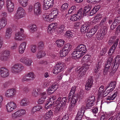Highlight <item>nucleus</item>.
I'll return each mask as SVG.
<instances>
[{"label":"nucleus","instance_id":"1","mask_svg":"<svg viewBox=\"0 0 120 120\" xmlns=\"http://www.w3.org/2000/svg\"><path fill=\"white\" fill-rule=\"evenodd\" d=\"M86 46L83 44H80L75 49L71 55L73 59H78L82 56L86 51Z\"/></svg>","mask_w":120,"mask_h":120},{"label":"nucleus","instance_id":"2","mask_svg":"<svg viewBox=\"0 0 120 120\" xmlns=\"http://www.w3.org/2000/svg\"><path fill=\"white\" fill-rule=\"evenodd\" d=\"M67 101V98L64 97L61 98V97H59L56 101V106L57 107L53 110L54 114L56 115L60 113L61 110L64 107Z\"/></svg>","mask_w":120,"mask_h":120},{"label":"nucleus","instance_id":"3","mask_svg":"<svg viewBox=\"0 0 120 120\" xmlns=\"http://www.w3.org/2000/svg\"><path fill=\"white\" fill-rule=\"evenodd\" d=\"M66 67L65 64L63 62L57 63L56 64L53 71L54 74H57L59 72L63 71Z\"/></svg>","mask_w":120,"mask_h":120},{"label":"nucleus","instance_id":"4","mask_svg":"<svg viewBox=\"0 0 120 120\" xmlns=\"http://www.w3.org/2000/svg\"><path fill=\"white\" fill-rule=\"evenodd\" d=\"M24 67L21 64H14L11 68L12 72L14 74L19 73L23 70Z\"/></svg>","mask_w":120,"mask_h":120},{"label":"nucleus","instance_id":"5","mask_svg":"<svg viewBox=\"0 0 120 120\" xmlns=\"http://www.w3.org/2000/svg\"><path fill=\"white\" fill-rule=\"evenodd\" d=\"M6 107L7 111L8 112H11L16 109L17 105L14 102L10 101L7 103Z\"/></svg>","mask_w":120,"mask_h":120},{"label":"nucleus","instance_id":"6","mask_svg":"<svg viewBox=\"0 0 120 120\" xmlns=\"http://www.w3.org/2000/svg\"><path fill=\"white\" fill-rule=\"evenodd\" d=\"M16 92L15 89L12 88L8 90L5 94V96L6 97L12 98L16 94Z\"/></svg>","mask_w":120,"mask_h":120},{"label":"nucleus","instance_id":"7","mask_svg":"<svg viewBox=\"0 0 120 120\" xmlns=\"http://www.w3.org/2000/svg\"><path fill=\"white\" fill-rule=\"evenodd\" d=\"M54 0H44L43 6L44 9L45 10L51 8L53 6Z\"/></svg>","mask_w":120,"mask_h":120},{"label":"nucleus","instance_id":"8","mask_svg":"<svg viewBox=\"0 0 120 120\" xmlns=\"http://www.w3.org/2000/svg\"><path fill=\"white\" fill-rule=\"evenodd\" d=\"M20 31L16 33L15 38V40L18 41H21L25 38V36H23V30L20 29Z\"/></svg>","mask_w":120,"mask_h":120},{"label":"nucleus","instance_id":"9","mask_svg":"<svg viewBox=\"0 0 120 120\" xmlns=\"http://www.w3.org/2000/svg\"><path fill=\"white\" fill-rule=\"evenodd\" d=\"M98 29L97 26H95L94 27L91 29H89L86 33L87 37L88 38L92 37L96 32Z\"/></svg>","mask_w":120,"mask_h":120},{"label":"nucleus","instance_id":"10","mask_svg":"<svg viewBox=\"0 0 120 120\" xmlns=\"http://www.w3.org/2000/svg\"><path fill=\"white\" fill-rule=\"evenodd\" d=\"M0 74L1 77L5 78L9 76V73L8 68L5 67H2L0 69Z\"/></svg>","mask_w":120,"mask_h":120},{"label":"nucleus","instance_id":"11","mask_svg":"<svg viewBox=\"0 0 120 120\" xmlns=\"http://www.w3.org/2000/svg\"><path fill=\"white\" fill-rule=\"evenodd\" d=\"M34 13L37 15L40 14L41 12V5L40 3L37 2L35 3L34 6Z\"/></svg>","mask_w":120,"mask_h":120},{"label":"nucleus","instance_id":"12","mask_svg":"<svg viewBox=\"0 0 120 120\" xmlns=\"http://www.w3.org/2000/svg\"><path fill=\"white\" fill-rule=\"evenodd\" d=\"M6 3L8 11L9 12H12L14 10V5L11 0H6Z\"/></svg>","mask_w":120,"mask_h":120},{"label":"nucleus","instance_id":"13","mask_svg":"<svg viewBox=\"0 0 120 120\" xmlns=\"http://www.w3.org/2000/svg\"><path fill=\"white\" fill-rule=\"evenodd\" d=\"M91 25L90 23V22H86L83 24L82 26L81 29V32L83 34L86 33L88 29H89Z\"/></svg>","mask_w":120,"mask_h":120},{"label":"nucleus","instance_id":"14","mask_svg":"<svg viewBox=\"0 0 120 120\" xmlns=\"http://www.w3.org/2000/svg\"><path fill=\"white\" fill-rule=\"evenodd\" d=\"M95 100V98L94 96L90 97L86 102V106L88 108L91 107L94 105V102Z\"/></svg>","mask_w":120,"mask_h":120},{"label":"nucleus","instance_id":"15","mask_svg":"<svg viewBox=\"0 0 120 120\" xmlns=\"http://www.w3.org/2000/svg\"><path fill=\"white\" fill-rule=\"evenodd\" d=\"M93 79L91 77H90L87 81L85 86L86 90H89L92 87L93 84Z\"/></svg>","mask_w":120,"mask_h":120},{"label":"nucleus","instance_id":"16","mask_svg":"<svg viewBox=\"0 0 120 120\" xmlns=\"http://www.w3.org/2000/svg\"><path fill=\"white\" fill-rule=\"evenodd\" d=\"M75 71L79 74V78L80 79L84 77L86 73L84 69L82 68H79V67L76 68Z\"/></svg>","mask_w":120,"mask_h":120},{"label":"nucleus","instance_id":"17","mask_svg":"<svg viewBox=\"0 0 120 120\" xmlns=\"http://www.w3.org/2000/svg\"><path fill=\"white\" fill-rule=\"evenodd\" d=\"M115 112L114 111H112L106 113L101 116L100 120H107L110 116H112L114 114Z\"/></svg>","mask_w":120,"mask_h":120},{"label":"nucleus","instance_id":"18","mask_svg":"<svg viewBox=\"0 0 120 120\" xmlns=\"http://www.w3.org/2000/svg\"><path fill=\"white\" fill-rule=\"evenodd\" d=\"M2 52L3 55L0 57L1 60H6L8 59L10 53V51L8 50H3Z\"/></svg>","mask_w":120,"mask_h":120},{"label":"nucleus","instance_id":"19","mask_svg":"<svg viewBox=\"0 0 120 120\" xmlns=\"http://www.w3.org/2000/svg\"><path fill=\"white\" fill-rule=\"evenodd\" d=\"M30 103L28 99L26 98H24L22 99L19 102L20 105L22 106H24L28 105Z\"/></svg>","mask_w":120,"mask_h":120},{"label":"nucleus","instance_id":"20","mask_svg":"<svg viewBox=\"0 0 120 120\" xmlns=\"http://www.w3.org/2000/svg\"><path fill=\"white\" fill-rule=\"evenodd\" d=\"M52 114V112L51 110L47 112L43 117L44 120H51Z\"/></svg>","mask_w":120,"mask_h":120},{"label":"nucleus","instance_id":"21","mask_svg":"<svg viewBox=\"0 0 120 120\" xmlns=\"http://www.w3.org/2000/svg\"><path fill=\"white\" fill-rule=\"evenodd\" d=\"M112 60H107V63L105 64V68L104 69L103 73L104 75H105L108 72L109 69L110 68Z\"/></svg>","mask_w":120,"mask_h":120},{"label":"nucleus","instance_id":"22","mask_svg":"<svg viewBox=\"0 0 120 120\" xmlns=\"http://www.w3.org/2000/svg\"><path fill=\"white\" fill-rule=\"evenodd\" d=\"M12 32V30L11 28L8 27L7 28L5 35V38L7 39L10 38L11 36Z\"/></svg>","mask_w":120,"mask_h":120},{"label":"nucleus","instance_id":"23","mask_svg":"<svg viewBox=\"0 0 120 120\" xmlns=\"http://www.w3.org/2000/svg\"><path fill=\"white\" fill-rule=\"evenodd\" d=\"M91 6L90 5L86 6L84 8L83 11V15L85 16L86 15H90V12Z\"/></svg>","mask_w":120,"mask_h":120},{"label":"nucleus","instance_id":"24","mask_svg":"<svg viewBox=\"0 0 120 120\" xmlns=\"http://www.w3.org/2000/svg\"><path fill=\"white\" fill-rule=\"evenodd\" d=\"M7 20L5 18H2L0 19V31L7 25Z\"/></svg>","mask_w":120,"mask_h":120},{"label":"nucleus","instance_id":"25","mask_svg":"<svg viewBox=\"0 0 120 120\" xmlns=\"http://www.w3.org/2000/svg\"><path fill=\"white\" fill-rule=\"evenodd\" d=\"M56 102H47L45 104V108L46 109H48L51 108H53L56 106Z\"/></svg>","mask_w":120,"mask_h":120},{"label":"nucleus","instance_id":"26","mask_svg":"<svg viewBox=\"0 0 120 120\" xmlns=\"http://www.w3.org/2000/svg\"><path fill=\"white\" fill-rule=\"evenodd\" d=\"M120 63L119 60H113L112 63V64H113V66L112 67V70L113 72H115L117 69Z\"/></svg>","mask_w":120,"mask_h":120},{"label":"nucleus","instance_id":"27","mask_svg":"<svg viewBox=\"0 0 120 120\" xmlns=\"http://www.w3.org/2000/svg\"><path fill=\"white\" fill-rule=\"evenodd\" d=\"M52 11L50 14L53 19H55L57 18L58 13V11L57 8H53L52 10Z\"/></svg>","mask_w":120,"mask_h":120},{"label":"nucleus","instance_id":"28","mask_svg":"<svg viewBox=\"0 0 120 120\" xmlns=\"http://www.w3.org/2000/svg\"><path fill=\"white\" fill-rule=\"evenodd\" d=\"M26 42H24L21 44L19 48V52L20 53L22 54L24 52L26 49Z\"/></svg>","mask_w":120,"mask_h":120},{"label":"nucleus","instance_id":"29","mask_svg":"<svg viewBox=\"0 0 120 120\" xmlns=\"http://www.w3.org/2000/svg\"><path fill=\"white\" fill-rule=\"evenodd\" d=\"M100 5H97L95 6L93 9L90 11V15L92 16L95 14L100 8Z\"/></svg>","mask_w":120,"mask_h":120},{"label":"nucleus","instance_id":"30","mask_svg":"<svg viewBox=\"0 0 120 120\" xmlns=\"http://www.w3.org/2000/svg\"><path fill=\"white\" fill-rule=\"evenodd\" d=\"M57 24L56 23H52L49 24L48 26V30L50 32H53L57 27Z\"/></svg>","mask_w":120,"mask_h":120},{"label":"nucleus","instance_id":"31","mask_svg":"<svg viewBox=\"0 0 120 120\" xmlns=\"http://www.w3.org/2000/svg\"><path fill=\"white\" fill-rule=\"evenodd\" d=\"M56 86V85L53 84L47 90L48 94H50L54 92L55 90Z\"/></svg>","mask_w":120,"mask_h":120},{"label":"nucleus","instance_id":"32","mask_svg":"<svg viewBox=\"0 0 120 120\" xmlns=\"http://www.w3.org/2000/svg\"><path fill=\"white\" fill-rule=\"evenodd\" d=\"M42 109V106L37 105L34 106L32 109L31 111V113L32 114H34L37 111H39L41 109Z\"/></svg>","mask_w":120,"mask_h":120},{"label":"nucleus","instance_id":"33","mask_svg":"<svg viewBox=\"0 0 120 120\" xmlns=\"http://www.w3.org/2000/svg\"><path fill=\"white\" fill-rule=\"evenodd\" d=\"M46 55L45 52L42 50L39 51L36 55L37 58L40 59L44 56Z\"/></svg>","mask_w":120,"mask_h":120},{"label":"nucleus","instance_id":"34","mask_svg":"<svg viewBox=\"0 0 120 120\" xmlns=\"http://www.w3.org/2000/svg\"><path fill=\"white\" fill-rule=\"evenodd\" d=\"M28 0H18L19 4L23 7L27 6L28 4Z\"/></svg>","mask_w":120,"mask_h":120},{"label":"nucleus","instance_id":"35","mask_svg":"<svg viewBox=\"0 0 120 120\" xmlns=\"http://www.w3.org/2000/svg\"><path fill=\"white\" fill-rule=\"evenodd\" d=\"M104 87L103 86H101L99 88L98 91V94L99 95H100L102 94L104 95V96H106L107 93H105V90H104Z\"/></svg>","mask_w":120,"mask_h":120},{"label":"nucleus","instance_id":"36","mask_svg":"<svg viewBox=\"0 0 120 120\" xmlns=\"http://www.w3.org/2000/svg\"><path fill=\"white\" fill-rule=\"evenodd\" d=\"M110 86H111L112 87V88H110L109 89H108L107 91V94H108L109 93L113 90L115 88L116 84V82L115 81L111 82L110 83Z\"/></svg>","mask_w":120,"mask_h":120},{"label":"nucleus","instance_id":"37","mask_svg":"<svg viewBox=\"0 0 120 120\" xmlns=\"http://www.w3.org/2000/svg\"><path fill=\"white\" fill-rule=\"evenodd\" d=\"M74 34L73 31L72 30H68L67 31L65 34V36L67 38L71 39L73 38Z\"/></svg>","mask_w":120,"mask_h":120},{"label":"nucleus","instance_id":"38","mask_svg":"<svg viewBox=\"0 0 120 120\" xmlns=\"http://www.w3.org/2000/svg\"><path fill=\"white\" fill-rule=\"evenodd\" d=\"M24 13H22V12H17L15 14V18L16 19H21L24 16Z\"/></svg>","mask_w":120,"mask_h":120},{"label":"nucleus","instance_id":"39","mask_svg":"<svg viewBox=\"0 0 120 120\" xmlns=\"http://www.w3.org/2000/svg\"><path fill=\"white\" fill-rule=\"evenodd\" d=\"M68 52L67 50L63 48L62 50L60 51V56L61 57H63L66 56L68 53Z\"/></svg>","mask_w":120,"mask_h":120},{"label":"nucleus","instance_id":"40","mask_svg":"<svg viewBox=\"0 0 120 120\" xmlns=\"http://www.w3.org/2000/svg\"><path fill=\"white\" fill-rule=\"evenodd\" d=\"M30 31L33 33L37 31V28L36 25L34 24L31 25L30 26Z\"/></svg>","mask_w":120,"mask_h":120},{"label":"nucleus","instance_id":"41","mask_svg":"<svg viewBox=\"0 0 120 120\" xmlns=\"http://www.w3.org/2000/svg\"><path fill=\"white\" fill-rule=\"evenodd\" d=\"M71 48L72 46L70 44L67 43L65 45L63 48L67 50V51L69 52L70 51Z\"/></svg>","mask_w":120,"mask_h":120},{"label":"nucleus","instance_id":"42","mask_svg":"<svg viewBox=\"0 0 120 120\" xmlns=\"http://www.w3.org/2000/svg\"><path fill=\"white\" fill-rule=\"evenodd\" d=\"M64 41L62 40H58L56 41V43L59 47H61L64 45Z\"/></svg>","mask_w":120,"mask_h":120},{"label":"nucleus","instance_id":"43","mask_svg":"<svg viewBox=\"0 0 120 120\" xmlns=\"http://www.w3.org/2000/svg\"><path fill=\"white\" fill-rule=\"evenodd\" d=\"M68 6V4L67 3H65L63 4L61 7V10L62 11H66L67 9Z\"/></svg>","mask_w":120,"mask_h":120},{"label":"nucleus","instance_id":"44","mask_svg":"<svg viewBox=\"0 0 120 120\" xmlns=\"http://www.w3.org/2000/svg\"><path fill=\"white\" fill-rule=\"evenodd\" d=\"M21 117L18 110L13 113L11 115L13 119H15Z\"/></svg>","mask_w":120,"mask_h":120},{"label":"nucleus","instance_id":"45","mask_svg":"<svg viewBox=\"0 0 120 120\" xmlns=\"http://www.w3.org/2000/svg\"><path fill=\"white\" fill-rule=\"evenodd\" d=\"M101 63L100 61L98 62L97 64L96 65L94 70V71L95 73H97L100 70L101 67Z\"/></svg>","mask_w":120,"mask_h":120},{"label":"nucleus","instance_id":"46","mask_svg":"<svg viewBox=\"0 0 120 120\" xmlns=\"http://www.w3.org/2000/svg\"><path fill=\"white\" fill-rule=\"evenodd\" d=\"M79 16H78L76 14H74L72 15L70 18V19L73 21H76L79 19Z\"/></svg>","mask_w":120,"mask_h":120},{"label":"nucleus","instance_id":"47","mask_svg":"<svg viewBox=\"0 0 120 120\" xmlns=\"http://www.w3.org/2000/svg\"><path fill=\"white\" fill-rule=\"evenodd\" d=\"M69 118V116L68 114L65 115L63 117L60 116L58 117L57 118V120H68Z\"/></svg>","mask_w":120,"mask_h":120},{"label":"nucleus","instance_id":"48","mask_svg":"<svg viewBox=\"0 0 120 120\" xmlns=\"http://www.w3.org/2000/svg\"><path fill=\"white\" fill-rule=\"evenodd\" d=\"M59 27L60 30V32L61 34L63 33H64L66 31V27L64 24L60 25Z\"/></svg>","mask_w":120,"mask_h":120},{"label":"nucleus","instance_id":"49","mask_svg":"<svg viewBox=\"0 0 120 120\" xmlns=\"http://www.w3.org/2000/svg\"><path fill=\"white\" fill-rule=\"evenodd\" d=\"M107 29L106 27L105 28L102 29L100 30L99 31L100 33L104 37V36L107 33Z\"/></svg>","mask_w":120,"mask_h":120},{"label":"nucleus","instance_id":"50","mask_svg":"<svg viewBox=\"0 0 120 120\" xmlns=\"http://www.w3.org/2000/svg\"><path fill=\"white\" fill-rule=\"evenodd\" d=\"M21 62L26 66H30L31 65L32 62V60H22Z\"/></svg>","mask_w":120,"mask_h":120},{"label":"nucleus","instance_id":"51","mask_svg":"<svg viewBox=\"0 0 120 120\" xmlns=\"http://www.w3.org/2000/svg\"><path fill=\"white\" fill-rule=\"evenodd\" d=\"M39 95L41 98L44 99H46L47 97L46 91H41Z\"/></svg>","mask_w":120,"mask_h":120},{"label":"nucleus","instance_id":"52","mask_svg":"<svg viewBox=\"0 0 120 120\" xmlns=\"http://www.w3.org/2000/svg\"><path fill=\"white\" fill-rule=\"evenodd\" d=\"M117 93V92L114 93L111 97L109 96L107 98V100H113L116 97Z\"/></svg>","mask_w":120,"mask_h":120},{"label":"nucleus","instance_id":"53","mask_svg":"<svg viewBox=\"0 0 120 120\" xmlns=\"http://www.w3.org/2000/svg\"><path fill=\"white\" fill-rule=\"evenodd\" d=\"M76 7L75 6H73L71 7L69 10L68 12V13L70 14L71 13H73L75 12L76 11Z\"/></svg>","mask_w":120,"mask_h":120},{"label":"nucleus","instance_id":"54","mask_svg":"<svg viewBox=\"0 0 120 120\" xmlns=\"http://www.w3.org/2000/svg\"><path fill=\"white\" fill-rule=\"evenodd\" d=\"M38 94V93L36 89H33L31 93V95L33 97L35 98L37 97Z\"/></svg>","mask_w":120,"mask_h":120},{"label":"nucleus","instance_id":"55","mask_svg":"<svg viewBox=\"0 0 120 120\" xmlns=\"http://www.w3.org/2000/svg\"><path fill=\"white\" fill-rule=\"evenodd\" d=\"M82 8H81L78 10L76 14V15L77 16H79V18H81L82 17V15H83V13H82Z\"/></svg>","mask_w":120,"mask_h":120},{"label":"nucleus","instance_id":"56","mask_svg":"<svg viewBox=\"0 0 120 120\" xmlns=\"http://www.w3.org/2000/svg\"><path fill=\"white\" fill-rule=\"evenodd\" d=\"M106 19V17H105L102 19L100 24V25L101 26H103L106 24L107 23Z\"/></svg>","mask_w":120,"mask_h":120},{"label":"nucleus","instance_id":"57","mask_svg":"<svg viewBox=\"0 0 120 120\" xmlns=\"http://www.w3.org/2000/svg\"><path fill=\"white\" fill-rule=\"evenodd\" d=\"M102 15L101 14H97L94 17V20L95 21H98L101 20L102 18Z\"/></svg>","mask_w":120,"mask_h":120},{"label":"nucleus","instance_id":"58","mask_svg":"<svg viewBox=\"0 0 120 120\" xmlns=\"http://www.w3.org/2000/svg\"><path fill=\"white\" fill-rule=\"evenodd\" d=\"M26 76L32 79H34L35 77V76L34 73L33 72H30L26 75Z\"/></svg>","mask_w":120,"mask_h":120},{"label":"nucleus","instance_id":"59","mask_svg":"<svg viewBox=\"0 0 120 120\" xmlns=\"http://www.w3.org/2000/svg\"><path fill=\"white\" fill-rule=\"evenodd\" d=\"M107 47L102 48L101 52L100 55L102 56L105 55L107 51Z\"/></svg>","mask_w":120,"mask_h":120},{"label":"nucleus","instance_id":"60","mask_svg":"<svg viewBox=\"0 0 120 120\" xmlns=\"http://www.w3.org/2000/svg\"><path fill=\"white\" fill-rule=\"evenodd\" d=\"M96 37L98 40H100L104 38L102 36L98 31L97 34H96Z\"/></svg>","mask_w":120,"mask_h":120},{"label":"nucleus","instance_id":"61","mask_svg":"<svg viewBox=\"0 0 120 120\" xmlns=\"http://www.w3.org/2000/svg\"><path fill=\"white\" fill-rule=\"evenodd\" d=\"M116 39L115 36H113L111 37L108 41V44L109 45H112Z\"/></svg>","mask_w":120,"mask_h":120},{"label":"nucleus","instance_id":"62","mask_svg":"<svg viewBox=\"0 0 120 120\" xmlns=\"http://www.w3.org/2000/svg\"><path fill=\"white\" fill-rule=\"evenodd\" d=\"M38 47L39 49H42L44 47L43 42L42 41L39 42L38 44Z\"/></svg>","mask_w":120,"mask_h":120},{"label":"nucleus","instance_id":"63","mask_svg":"<svg viewBox=\"0 0 120 120\" xmlns=\"http://www.w3.org/2000/svg\"><path fill=\"white\" fill-rule=\"evenodd\" d=\"M18 111L21 116L25 114L26 113L25 110L23 109H20L18 110Z\"/></svg>","mask_w":120,"mask_h":120},{"label":"nucleus","instance_id":"64","mask_svg":"<svg viewBox=\"0 0 120 120\" xmlns=\"http://www.w3.org/2000/svg\"><path fill=\"white\" fill-rule=\"evenodd\" d=\"M45 99H44L41 98H40L37 101L38 103V104H42L45 102Z\"/></svg>","mask_w":120,"mask_h":120}]
</instances>
